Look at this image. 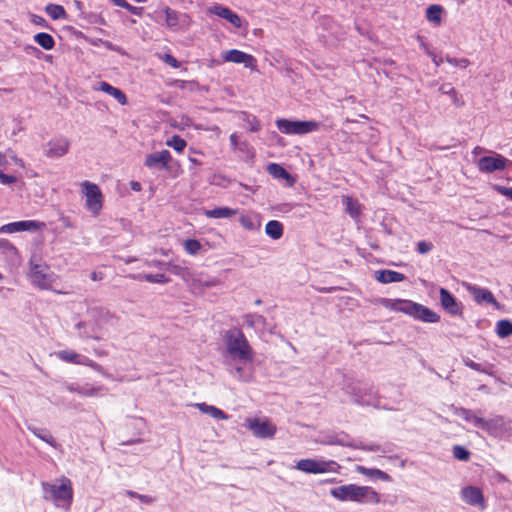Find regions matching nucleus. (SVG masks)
Masks as SVG:
<instances>
[{"label":"nucleus","mask_w":512,"mask_h":512,"mask_svg":"<svg viewBox=\"0 0 512 512\" xmlns=\"http://www.w3.org/2000/svg\"><path fill=\"white\" fill-rule=\"evenodd\" d=\"M167 145L172 147L177 152H182L186 147V141L178 135L172 136L170 140L167 141Z\"/></svg>","instance_id":"nucleus-48"},{"label":"nucleus","mask_w":512,"mask_h":512,"mask_svg":"<svg viewBox=\"0 0 512 512\" xmlns=\"http://www.w3.org/2000/svg\"><path fill=\"white\" fill-rule=\"evenodd\" d=\"M445 60L447 63L462 69H465L470 65V61L467 58L456 59L450 56H446Z\"/></svg>","instance_id":"nucleus-52"},{"label":"nucleus","mask_w":512,"mask_h":512,"mask_svg":"<svg viewBox=\"0 0 512 512\" xmlns=\"http://www.w3.org/2000/svg\"><path fill=\"white\" fill-rule=\"evenodd\" d=\"M496 190L500 194H502L512 200V188L504 187V186H496Z\"/></svg>","instance_id":"nucleus-60"},{"label":"nucleus","mask_w":512,"mask_h":512,"mask_svg":"<svg viewBox=\"0 0 512 512\" xmlns=\"http://www.w3.org/2000/svg\"><path fill=\"white\" fill-rule=\"evenodd\" d=\"M96 326H89L86 322L80 321L75 325L76 330L81 338L100 340L96 335Z\"/></svg>","instance_id":"nucleus-35"},{"label":"nucleus","mask_w":512,"mask_h":512,"mask_svg":"<svg viewBox=\"0 0 512 512\" xmlns=\"http://www.w3.org/2000/svg\"><path fill=\"white\" fill-rule=\"evenodd\" d=\"M31 264V279L32 283L41 289H51V285L54 281V274L47 273L48 267L42 266L40 264H35L33 260L30 261Z\"/></svg>","instance_id":"nucleus-9"},{"label":"nucleus","mask_w":512,"mask_h":512,"mask_svg":"<svg viewBox=\"0 0 512 512\" xmlns=\"http://www.w3.org/2000/svg\"><path fill=\"white\" fill-rule=\"evenodd\" d=\"M440 304L442 308L452 316H462L463 305L457 301L455 296L446 288L441 287L439 289Z\"/></svg>","instance_id":"nucleus-12"},{"label":"nucleus","mask_w":512,"mask_h":512,"mask_svg":"<svg viewBox=\"0 0 512 512\" xmlns=\"http://www.w3.org/2000/svg\"><path fill=\"white\" fill-rule=\"evenodd\" d=\"M45 227V223L36 220H23L5 224L0 227V233H16L22 231L34 232Z\"/></svg>","instance_id":"nucleus-13"},{"label":"nucleus","mask_w":512,"mask_h":512,"mask_svg":"<svg viewBox=\"0 0 512 512\" xmlns=\"http://www.w3.org/2000/svg\"><path fill=\"white\" fill-rule=\"evenodd\" d=\"M375 279L383 284L402 282L406 279V276L400 272L394 270H379L375 271Z\"/></svg>","instance_id":"nucleus-24"},{"label":"nucleus","mask_w":512,"mask_h":512,"mask_svg":"<svg viewBox=\"0 0 512 512\" xmlns=\"http://www.w3.org/2000/svg\"><path fill=\"white\" fill-rule=\"evenodd\" d=\"M433 249V244L428 241H419L417 243V251L420 254H427Z\"/></svg>","instance_id":"nucleus-53"},{"label":"nucleus","mask_w":512,"mask_h":512,"mask_svg":"<svg viewBox=\"0 0 512 512\" xmlns=\"http://www.w3.org/2000/svg\"><path fill=\"white\" fill-rule=\"evenodd\" d=\"M244 115V120L247 122L249 130L251 132H257L261 129L260 122L255 116L249 115L247 113H244Z\"/></svg>","instance_id":"nucleus-51"},{"label":"nucleus","mask_w":512,"mask_h":512,"mask_svg":"<svg viewBox=\"0 0 512 512\" xmlns=\"http://www.w3.org/2000/svg\"><path fill=\"white\" fill-rule=\"evenodd\" d=\"M225 354L228 361L250 363L254 359V351L244 333L237 328L226 331L224 335Z\"/></svg>","instance_id":"nucleus-1"},{"label":"nucleus","mask_w":512,"mask_h":512,"mask_svg":"<svg viewBox=\"0 0 512 512\" xmlns=\"http://www.w3.org/2000/svg\"><path fill=\"white\" fill-rule=\"evenodd\" d=\"M243 323L255 331H264L267 321L265 317L257 313H249L243 316Z\"/></svg>","instance_id":"nucleus-25"},{"label":"nucleus","mask_w":512,"mask_h":512,"mask_svg":"<svg viewBox=\"0 0 512 512\" xmlns=\"http://www.w3.org/2000/svg\"><path fill=\"white\" fill-rule=\"evenodd\" d=\"M353 448L361 449V450H364V451H371V452H378V451L381 450L380 445L374 444V443L368 444V445H365V444H355L354 443Z\"/></svg>","instance_id":"nucleus-54"},{"label":"nucleus","mask_w":512,"mask_h":512,"mask_svg":"<svg viewBox=\"0 0 512 512\" xmlns=\"http://www.w3.org/2000/svg\"><path fill=\"white\" fill-rule=\"evenodd\" d=\"M441 13L442 7L440 5H430L426 10V18L430 22L438 25L441 23Z\"/></svg>","instance_id":"nucleus-44"},{"label":"nucleus","mask_w":512,"mask_h":512,"mask_svg":"<svg viewBox=\"0 0 512 512\" xmlns=\"http://www.w3.org/2000/svg\"><path fill=\"white\" fill-rule=\"evenodd\" d=\"M158 18L164 20L167 27L176 29L180 24V18L185 17V14H180L176 10L171 9L168 6L156 11Z\"/></svg>","instance_id":"nucleus-19"},{"label":"nucleus","mask_w":512,"mask_h":512,"mask_svg":"<svg viewBox=\"0 0 512 512\" xmlns=\"http://www.w3.org/2000/svg\"><path fill=\"white\" fill-rule=\"evenodd\" d=\"M43 499L51 501L58 508L69 509L73 501V488L71 480L62 477L56 482L41 483Z\"/></svg>","instance_id":"nucleus-2"},{"label":"nucleus","mask_w":512,"mask_h":512,"mask_svg":"<svg viewBox=\"0 0 512 512\" xmlns=\"http://www.w3.org/2000/svg\"><path fill=\"white\" fill-rule=\"evenodd\" d=\"M453 456L458 460L468 461L470 458V452L463 446L455 445L453 447Z\"/></svg>","instance_id":"nucleus-50"},{"label":"nucleus","mask_w":512,"mask_h":512,"mask_svg":"<svg viewBox=\"0 0 512 512\" xmlns=\"http://www.w3.org/2000/svg\"><path fill=\"white\" fill-rule=\"evenodd\" d=\"M35 42L45 50L53 49L55 41L53 37L45 32L38 33L34 36Z\"/></svg>","instance_id":"nucleus-41"},{"label":"nucleus","mask_w":512,"mask_h":512,"mask_svg":"<svg viewBox=\"0 0 512 512\" xmlns=\"http://www.w3.org/2000/svg\"><path fill=\"white\" fill-rule=\"evenodd\" d=\"M27 429L30 432H32L37 438L41 439L42 441L46 442L52 447H56V441L47 429L38 428L32 425H28Z\"/></svg>","instance_id":"nucleus-38"},{"label":"nucleus","mask_w":512,"mask_h":512,"mask_svg":"<svg viewBox=\"0 0 512 512\" xmlns=\"http://www.w3.org/2000/svg\"><path fill=\"white\" fill-rule=\"evenodd\" d=\"M412 317L425 323H437L440 320L438 313L419 303L416 304Z\"/></svg>","instance_id":"nucleus-21"},{"label":"nucleus","mask_w":512,"mask_h":512,"mask_svg":"<svg viewBox=\"0 0 512 512\" xmlns=\"http://www.w3.org/2000/svg\"><path fill=\"white\" fill-rule=\"evenodd\" d=\"M346 394L353 397L354 403L361 406L380 407L378 392L374 389L373 384L368 382H350L344 387Z\"/></svg>","instance_id":"nucleus-4"},{"label":"nucleus","mask_w":512,"mask_h":512,"mask_svg":"<svg viewBox=\"0 0 512 512\" xmlns=\"http://www.w3.org/2000/svg\"><path fill=\"white\" fill-rule=\"evenodd\" d=\"M138 499L145 504H151L154 502V498L149 495L139 494Z\"/></svg>","instance_id":"nucleus-63"},{"label":"nucleus","mask_w":512,"mask_h":512,"mask_svg":"<svg viewBox=\"0 0 512 512\" xmlns=\"http://www.w3.org/2000/svg\"><path fill=\"white\" fill-rule=\"evenodd\" d=\"M507 159L500 154L494 156H484L478 161V168L481 172L492 173L506 168Z\"/></svg>","instance_id":"nucleus-15"},{"label":"nucleus","mask_w":512,"mask_h":512,"mask_svg":"<svg viewBox=\"0 0 512 512\" xmlns=\"http://www.w3.org/2000/svg\"><path fill=\"white\" fill-rule=\"evenodd\" d=\"M163 61L173 68H179L180 62L171 54H164Z\"/></svg>","instance_id":"nucleus-55"},{"label":"nucleus","mask_w":512,"mask_h":512,"mask_svg":"<svg viewBox=\"0 0 512 512\" xmlns=\"http://www.w3.org/2000/svg\"><path fill=\"white\" fill-rule=\"evenodd\" d=\"M0 254L11 262L18 258L17 248L9 240L3 238H0Z\"/></svg>","instance_id":"nucleus-28"},{"label":"nucleus","mask_w":512,"mask_h":512,"mask_svg":"<svg viewBox=\"0 0 512 512\" xmlns=\"http://www.w3.org/2000/svg\"><path fill=\"white\" fill-rule=\"evenodd\" d=\"M381 305L387 309L395 312L404 313L410 317L413 316L416 302L406 299H388L382 298L380 301Z\"/></svg>","instance_id":"nucleus-14"},{"label":"nucleus","mask_w":512,"mask_h":512,"mask_svg":"<svg viewBox=\"0 0 512 512\" xmlns=\"http://www.w3.org/2000/svg\"><path fill=\"white\" fill-rule=\"evenodd\" d=\"M357 472L369 478L380 479L383 481H390L391 477L386 472L376 468H366L364 466H357Z\"/></svg>","instance_id":"nucleus-34"},{"label":"nucleus","mask_w":512,"mask_h":512,"mask_svg":"<svg viewBox=\"0 0 512 512\" xmlns=\"http://www.w3.org/2000/svg\"><path fill=\"white\" fill-rule=\"evenodd\" d=\"M148 265H149L150 267H155V268L163 269V268H164V266L166 265V263H165V262H163V261H159V260H152V261H150V262L148 263Z\"/></svg>","instance_id":"nucleus-64"},{"label":"nucleus","mask_w":512,"mask_h":512,"mask_svg":"<svg viewBox=\"0 0 512 512\" xmlns=\"http://www.w3.org/2000/svg\"><path fill=\"white\" fill-rule=\"evenodd\" d=\"M454 414L461 417L466 422L472 423L476 428H479L481 425V423H478V421L483 420L482 417L476 415L472 410L464 407L455 408Z\"/></svg>","instance_id":"nucleus-30"},{"label":"nucleus","mask_w":512,"mask_h":512,"mask_svg":"<svg viewBox=\"0 0 512 512\" xmlns=\"http://www.w3.org/2000/svg\"><path fill=\"white\" fill-rule=\"evenodd\" d=\"M98 85H99L98 90L103 91V92L111 95L121 105H126L127 104V97H126V95L124 94V92L122 90H120V89L110 85L109 83H107L105 81L99 82Z\"/></svg>","instance_id":"nucleus-26"},{"label":"nucleus","mask_w":512,"mask_h":512,"mask_svg":"<svg viewBox=\"0 0 512 512\" xmlns=\"http://www.w3.org/2000/svg\"><path fill=\"white\" fill-rule=\"evenodd\" d=\"M225 364L227 366L228 372L234 378H236L240 381H244V382H247L250 380L251 375H250V373L246 372V370L243 366L245 363H241L239 361H228V359H226Z\"/></svg>","instance_id":"nucleus-23"},{"label":"nucleus","mask_w":512,"mask_h":512,"mask_svg":"<svg viewBox=\"0 0 512 512\" xmlns=\"http://www.w3.org/2000/svg\"><path fill=\"white\" fill-rule=\"evenodd\" d=\"M171 160V154L168 150L156 151L146 156L145 166L152 169H167L168 163Z\"/></svg>","instance_id":"nucleus-17"},{"label":"nucleus","mask_w":512,"mask_h":512,"mask_svg":"<svg viewBox=\"0 0 512 512\" xmlns=\"http://www.w3.org/2000/svg\"><path fill=\"white\" fill-rule=\"evenodd\" d=\"M211 13L227 20L235 28H240L242 26V20L240 16L228 7L222 5H215L211 8Z\"/></svg>","instance_id":"nucleus-20"},{"label":"nucleus","mask_w":512,"mask_h":512,"mask_svg":"<svg viewBox=\"0 0 512 512\" xmlns=\"http://www.w3.org/2000/svg\"><path fill=\"white\" fill-rule=\"evenodd\" d=\"M45 11L53 20L64 19L67 16L63 6L57 4H48Z\"/></svg>","instance_id":"nucleus-43"},{"label":"nucleus","mask_w":512,"mask_h":512,"mask_svg":"<svg viewBox=\"0 0 512 512\" xmlns=\"http://www.w3.org/2000/svg\"><path fill=\"white\" fill-rule=\"evenodd\" d=\"M295 468L309 474H320L334 472L339 465L335 461H324L315 459H301L296 463Z\"/></svg>","instance_id":"nucleus-6"},{"label":"nucleus","mask_w":512,"mask_h":512,"mask_svg":"<svg viewBox=\"0 0 512 512\" xmlns=\"http://www.w3.org/2000/svg\"><path fill=\"white\" fill-rule=\"evenodd\" d=\"M82 187L83 193L86 196V208L97 215L102 209V193L100 188L90 181H84Z\"/></svg>","instance_id":"nucleus-7"},{"label":"nucleus","mask_w":512,"mask_h":512,"mask_svg":"<svg viewBox=\"0 0 512 512\" xmlns=\"http://www.w3.org/2000/svg\"><path fill=\"white\" fill-rule=\"evenodd\" d=\"M237 213V210L229 208V207H217L211 210H206L205 215L208 218L212 219H220V218H230Z\"/></svg>","instance_id":"nucleus-36"},{"label":"nucleus","mask_w":512,"mask_h":512,"mask_svg":"<svg viewBox=\"0 0 512 512\" xmlns=\"http://www.w3.org/2000/svg\"><path fill=\"white\" fill-rule=\"evenodd\" d=\"M496 333L500 338H506L512 335V322L507 319L499 320L496 323Z\"/></svg>","instance_id":"nucleus-42"},{"label":"nucleus","mask_w":512,"mask_h":512,"mask_svg":"<svg viewBox=\"0 0 512 512\" xmlns=\"http://www.w3.org/2000/svg\"><path fill=\"white\" fill-rule=\"evenodd\" d=\"M331 496L339 501L379 503L380 495L369 486L356 484L341 485L330 490Z\"/></svg>","instance_id":"nucleus-3"},{"label":"nucleus","mask_w":512,"mask_h":512,"mask_svg":"<svg viewBox=\"0 0 512 512\" xmlns=\"http://www.w3.org/2000/svg\"><path fill=\"white\" fill-rule=\"evenodd\" d=\"M222 58L225 62H231L235 64H244L246 68L250 70H256L257 60L251 54H247L237 49H231L222 53Z\"/></svg>","instance_id":"nucleus-10"},{"label":"nucleus","mask_w":512,"mask_h":512,"mask_svg":"<svg viewBox=\"0 0 512 512\" xmlns=\"http://www.w3.org/2000/svg\"><path fill=\"white\" fill-rule=\"evenodd\" d=\"M89 313L95 320V326H100L103 321H107L112 317L110 312L104 308H93Z\"/></svg>","instance_id":"nucleus-45"},{"label":"nucleus","mask_w":512,"mask_h":512,"mask_svg":"<svg viewBox=\"0 0 512 512\" xmlns=\"http://www.w3.org/2000/svg\"><path fill=\"white\" fill-rule=\"evenodd\" d=\"M329 444H335V445H341V446H349V447H353L354 446V443H348V442H345L342 438H340L339 436H335V437H331L328 442Z\"/></svg>","instance_id":"nucleus-57"},{"label":"nucleus","mask_w":512,"mask_h":512,"mask_svg":"<svg viewBox=\"0 0 512 512\" xmlns=\"http://www.w3.org/2000/svg\"><path fill=\"white\" fill-rule=\"evenodd\" d=\"M478 423H481L479 429L488 432L490 435H497L505 426L504 418L500 415L490 419L483 418V420L478 421Z\"/></svg>","instance_id":"nucleus-22"},{"label":"nucleus","mask_w":512,"mask_h":512,"mask_svg":"<svg viewBox=\"0 0 512 512\" xmlns=\"http://www.w3.org/2000/svg\"><path fill=\"white\" fill-rule=\"evenodd\" d=\"M69 148L70 141L64 136H58L43 145V153L48 158H60L67 154Z\"/></svg>","instance_id":"nucleus-8"},{"label":"nucleus","mask_w":512,"mask_h":512,"mask_svg":"<svg viewBox=\"0 0 512 512\" xmlns=\"http://www.w3.org/2000/svg\"><path fill=\"white\" fill-rule=\"evenodd\" d=\"M239 223L248 231H256L261 226L260 219L256 214H242L239 217Z\"/></svg>","instance_id":"nucleus-29"},{"label":"nucleus","mask_w":512,"mask_h":512,"mask_svg":"<svg viewBox=\"0 0 512 512\" xmlns=\"http://www.w3.org/2000/svg\"><path fill=\"white\" fill-rule=\"evenodd\" d=\"M16 181H17V178L15 176L5 174L0 170V183L1 184L9 185V184L15 183Z\"/></svg>","instance_id":"nucleus-56"},{"label":"nucleus","mask_w":512,"mask_h":512,"mask_svg":"<svg viewBox=\"0 0 512 512\" xmlns=\"http://www.w3.org/2000/svg\"><path fill=\"white\" fill-rule=\"evenodd\" d=\"M229 140L233 149H236L240 144L238 141V135L236 133L231 134Z\"/></svg>","instance_id":"nucleus-61"},{"label":"nucleus","mask_w":512,"mask_h":512,"mask_svg":"<svg viewBox=\"0 0 512 512\" xmlns=\"http://www.w3.org/2000/svg\"><path fill=\"white\" fill-rule=\"evenodd\" d=\"M132 278L133 279H138V280H145V281H147L149 283L165 284V283L169 282V278L165 274H161V273H158V274H151V273H148V274H138V275H133Z\"/></svg>","instance_id":"nucleus-39"},{"label":"nucleus","mask_w":512,"mask_h":512,"mask_svg":"<svg viewBox=\"0 0 512 512\" xmlns=\"http://www.w3.org/2000/svg\"><path fill=\"white\" fill-rule=\"evenodd\" d=\"M124 9L129 11L131 14H134V15H137V16H140L143 13V8L142 7L132 6L128 2H127V5L124 6Z\"/></svg>","instance_id":"nucleus-58"},{"label":"nucleus","mask_w":512,"mask_h":512,"mask_svg":"<svg viewBox=\"0 0 512 512\" xmlns=\"http://www.w3.org/2000/svg\"><path fill=\"white\" fill-rule=\"evenodd\" d=\"M466 289L471 294V296L473 297V300L476 303L491 304L497 309L500 307L499 302L495 299L493 293L490 290H488L486 288L479 287L477 285H473V284H467Z\"/></svg>","instance_id":"nucleus-16"},{"label":"nucleus","mask_w":512,"mask_h":512,"mask_svg":"<svg viewBox=\"0 0 512 512\" xmlns=\"http://www.w3.org/2000/svg\"><path fill=\"white\" fill-rule=\"evenodd\" d=\"M283 224L277 220H270L265 226V233L274 240L283 236Z\"/></svg>","instance_id":"nucleus-37"},{"label":"nucleus","mask_w":512,"mask_h":512,"mask_svg":"<svg viewBox=\"0 0 512 512\" xmlns=\"http://www.w3.org/2000/svg\"><path fill=\"white\" fill-rule=\"evenodd\" d=\"M439 91L443 94H446L450 96L454 102L455 105L460 106L462 103L459 102V98L457 95V91L454 87L451 86V84H443L440 86Z\"/></svg>","instance_id":"nucleus-47"},{"label":"nucleus","mask_w":512,"mask_h":512,"mask_svg":"<svg viewBox=\"0 0 512 512\" xmlns=\"http://www.w3.org/2000/svg\"><path fill=\"white\" fill-rule=\"evenodd\" d=\"M462 499L471 506L485 508V500L482 491L475 486H467L461 490Z\"/></svg>","instance_id":"nucleus-18"},{"label":"nucleus","mask_w":512,"mask_h":512,"mask_svg":"<svg viewBox=\"0 0 512 512\" xmlns=\"http://www.w3.org/2000/svg\"><path fill=\"white\" fill-rule=\"evenodd\" d=\"M275 123L278 130L287 135H305L317 131L320 127V123L313 120L278 119Z\"/></svg>","instance_id":"nucleus-5"},{"label":"nucleus","mask_w":512,"mask_h":512,"mask_svg":"<svg viewBox=\"0 0 512 512\" xmlns=\"http://www.w3.org/2000/svg\"><path fill=\"white\" fill-rule=\"evenodd\" d=\"M67 389L70 392H75L82 396H94V395H96V393L98 391L97 388L86 389V388H81V387L75 386L74 384L67 385Z\"/></svg>","instance_id":"nucleus-49"},{"label":"nucleus","mask_w":512,"mask_h":512,"mask_svg":"<svg viewBox=\"0 0 512 512\" xmlns=\"http://www.w3.org/2000/svg\"><path fill=\"white\" fill-rule=\"evenodd\" d=\"M463 362H464L465 366H467L475 371H478V372H481V373H484L487 375H493V373H494V365L493 364L482 365V364L474 362L473 360H471L469 358L463 359Z\"/></svg>","instance_id":"nucleus-40"},{"label":"nucleus","mask_w":512,"mask_h":512,"mask_svg":"<svg viewBox=\"0 0 512 512\" xmlns=\"http://www.w3.org/2000/svg\"><path fill=\"white\" fill-rule=\"evenodd\" d=\"M56 356L67 363L82 364L83 361H87V357L80 355L72 350H61L55 353Z\"/></svg>","instance_id":"nucleus-31"},{"label":"nucleus","mask_w":512,"mask_h":512,"mask_svg":"<svg viewBox=\"0 0 512 512\" xmlns=\"http://www.w3.org/2000/svg\"><path fill=\"white\" fill-rule=\"evenodd\" d=\"M24 50L29 55H35L37 53H40V50L37 47L32 46V45H26L24 47Z\"/></svg>","instance_id":"nucleus-62"},{"label":"nucleus","mask_w":512,"mask_h":512,"mask_svg":"<svg viewBox=\"0 0 512 512\" xmlns=\"http://www.w3.org/2000/svg\"><path fill=\"white\" fill-rule=\"evenodd\" d=\"M81 365H86L91 367L92 369L101 372L103 370L102 366L93 361L92 359L87 357V361H83Z\"/></svg>","instance_id":"nucleus-59"},{"label":"nucleus","mask_w":512,"mask_h":512,"mask_svg":"<svg viewBox=\"0 0 512 512\" xmlns=\"http://www.w3.org/2000/svg\"><path fill=\"white\" fill-rule=\"evenodd\" d=\"M342 202L345 205V211L350 215V217L355 220L358 219L361 214L360 203L350 196H344Z\"/></svg>","instance_id":"nucleus-32"},{"label":"nucleus","mask_w":512,"mask_h":512,"mask_svg":"<svg viewBox=\"0 0 512 512\" xmlns=\"http://www.w3.org/2000/svg\"><path fill=\"white\" fill-rule=\"evenodd\" d=\"M268 173L277 179H285L290 182V184L293 183V178L291 174L283 168L281 165L277 163H270L267 167Z\"/></svg>","instance_id":"nucleus-33"},{"label":"nucleus","mask_w":512,"mask_h":512,"mask_svg":"<svg viewBox=\"0 0 512 512\" xmlns=\"http://www.w3.org/2000/svg\"><path fill=\"white\" fill-rule=\"evenodd\" d=\"M248 428L258 438H272L276 433V426L269 420L259 418L247 419Z\"/></svg>","instance_id":"nucleus-11"},{"label":"nucleus","mask_w":512,"mask_h":512,"mask_svg":"<svg viewBox=\"0 0 512 512\" xmlns=\"http://www.w3.org/2000/svg\"><path fill=\"white\" fill-rule=\"evenodd\" d=\"M201 248V243L196 239H187L184 242V249L190 255H196Z\"/></svg>","instance_id":"nucleus-46"},{"label":"nucleus","mask_w":512,"mask_h":512,"mask_svg":"<svg viewBox=\"0 0 512 512\" xmlns=\"http://www.w3.org/2000/svg\"><path fill=\"white\" fill-rule=\"evenodd\" d=\"M195 407H197L199 409V411L202 412L203 414H207L214 419H217V420H227L228 419V415L224 411H222L221 409H219L213 405H208L206 403H196Z\"/></svg>","instance_id":"nucleus-27"}]
</instances>
